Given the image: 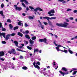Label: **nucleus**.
Returning a JSON list of instances; mask_svg holds the SVG:
<instances>
[{"label":"nucleus","instance_id":"obj_48","mask_svg":"<svg viewBox=\"0 0 77 77\" xmlns=\"http://www.w3.org/2000/svg\"><path fill=\"white\" fill-rule=\"evenodd\" d=\"M2 8H3L4 7V5L3 4H2L1 5Z\"/></svg>","mask_w":77,"mask_h":77},{"label":"nucleus","instance_id":"obj_41","mask_svg":"<svg viewBox=\"0 0 77 77\" xmlns=\"http://www.w3.org/2000/svg\"><path fill=\"white\" fill-rule=\"evenodd\" d=\"M22 5H23V7H24V8H26V5H25V4H24L23 3L22 4Z\"/></svg>","mask_w":77,"mask_h":77},{"label":"nucleus","instance_id":"obj_46","mask_svg":"<svg viewBox=\"0 0 77 77\" xmlns=\"http://www.w3.org/2000/svg\"><path fill=\"white\" fill-rule=\"evenodd\" d=\"M65 20H66V22H67V23H68V22H69V20H68V19H66Z\"/></svg>","mask_w":77,"mask_h":77},{"label":"nucleus","instance_id":"obj_30","mask_svg":"<svg viewBox=\"0 0 77 77\" xmlns=\"http://www.w3.org/2000/svg\"><path fill=\"white\" fill-rule=\"evenodd\" d=\"M39 42H43V39H39Z\"/></svg>","mask_w":77,"mask_h":77},{"label":"nucleus","instance_id":"obj_31","mask_svg":"<svg viewBox=\"0 0 77 77\" xmlns=\"http://www.w3.org/2000/svg\"><path fill=\"white\" fill-rule=\"evenodd\" d=\"M16 35V34L15 33H12V34H10L11 36H15Z\"/></svg>","mask_w":77,"mask_h":77},{"label":"nucleus","instance_id":"obj_59","mask_svg":"<svg viewBox=\"0 0 77 77\" xmlns=\"http://www.w3.org/2000/svg\"><path fill=\"white\" fill-rule=\"evenodd\" d=\"M20 59H23V56L21 55L20 56Z\"/></svg>","mask_w":77,"mask_h":77},{"label":"nucleus","instance_id":"obj_25","mask_svg":"<svg viewBox=\"0 0 77 77\" xmlns=\"http://www.w3.org/2000/svg\"><path fill=\"white\" fill-rule=\"evenodd\" d=\"M68 51L69 52V53L70 54H73V52L71 50H68Z\"/></svg>","mask_w":77,"mask_h":77},{"label":"nucleus","instance_id":"obj_15","mask_svg":"<svg viewBox=\"0 0 77 77\" xmlns=\"http://www.w3.org/2000/svg\"><path fill=\"white\" fill-rule=\"evenodd\" d=\"M43 42L47 44V39L46 38H44L43 39Z\"/></svg>","mask_w":77,"mask_h":77},{"label":"nucleus","instance_id":"obj_4","mask_svg":"<svg viewBox=\"0 0 77 77\" xmlns=\"http://www.w3.org/2000/svg\"><path fill=\"white\" fill-rule=\"evenodd\" d=\"M8 53H9L10 54H11L12 53L15 54H16V52H15V50L14 49H12L11 51H8Z\"/></svg>","mask_w":77,"mask_h":77},{"label":"nucleus","instance_id":"obj_8","mask_svg":"<svg viewBox=\"0 0 77 77\" xmlns=\"http://www.w3.org/2000/svg\"><path fill=\"white\" fill-rule=\"evenodd\" d=\"M62 47V46L60 45H58L57 47H56V49L57 50V51L60 50V49H59V47Z\"/></svg>","mask_w":77,"mask_h":77},{"label":"nucleus","instance_id":"obj_62","mask_svg":"<svg viewBox=\"0 0 77 77\" xmlns=\"http://www.w3.org/2000/svg\"><path fill=\"white\" fill-rule=\"evenodd\" d=\"M47 73H48V74L50 73V70H48V72H47Z\"/></svg>","mask_w":77,"mask_h":77},{"label":"nucleus","instance_id":"obj_52","mask_svg":"<svg viewBox=\"0 0 77 77\" xmlns=\"http://www.w3.org/2000/svg\"><path fill=\"white\" fill-rule=\"evenodd\" d=\"M43 74L44 75H47V74L45 72H43Z\"/></svg>","mask_w":77,"mask_h":77},{"label":"nucleus","instance_id":"obj_44","mask_svg":"<svg viewBox=\"0 0 77 77\" xmlns=\"http://www.w3.org/2000/svg\"><path fill=\"white\" fill-rule=\"evenodd\" d=\"M2 44H5L6 43V42L5 41H3L2 42Z\"/></svg>","mask_w":77,"mask_h":77},{"label":"nucleus","instance_id":"obj_17","mask_svg":"<svg viewBox=\"0 0 77 77\" xmlns=\"http://www.w3.org/2000/svg\"><path fill=\"white\" fill-rule=\"evenodd\" d=\"M22 68L23 69H24V70H27V69H28V68H27V67L26 66H23L22 67Z\"/></svg>","mask_w":77,"mask_h":77},{"label":"nucleus","instance_id":"obj_40","mask_svg":"<svg viewBox=\"0 0 77 77\" xmlns=\"http://www.w3.org/2000/svg\"><path fill=\"white\" fill-rule=\"evenodd\" d=\"M29 26V25H27V23H25V27H27V26Z\"/></svg>","mask_w":77,"mask_h":77},{"label":"nucleus","instance_id":"obj_19","mask_svg":"<svg viewBox=\"0 0 77 77\" xmlns=\"http://www.w3.org/2000/svg\"><path fill=\"white\" fill-rule=\"evenodd\" d=\"M18 25L19 26H23V23H21L20 22H18Z\"/></svg>","mask_w":77,"mask_h":77},{"label":"nucleus","instance_id":"obj_58","mask_svg":"<svg viewBox=\"0 0 77 77\" xmlns=\"http://www.w3.org/2000/svg\"><path fill=\"white\" fill-rule=\"evenodd\" d=\"M54 35L55 37L56 38H57L58 36H57V35H56V34H54Z\"/></svg>","mask_w":77,"mask_h":77},{"label":"nucleus","instance_id":"obj_18","mask_svg":"<svg viewBox=\"0 0 77 77\" xmlns=\"http://www.w3.org/2000/svg\"><path fill=\"white\" fill-rule=\"evenodd\" d=\"M9 26L10 27V30H12L13 28V26L12 25V24H10L9 25Z\"/></svg>","mask_w":77,"mask_h":77},{"label":"nucleus","instance_id":"obj_2","mask_svg":"<svg viewBox=\"0 0 77 77\" xmlns=\"http://www.w3.org/2000/svg\"><path fill=\"white\" fill-rule=\"evenodd\" d=\"M29 8L31 9V10H32V11H35V12H37L38 11H43V10L42 8H40L39 7H38L36 9L34 8L33 7L29 6Z\"/></svg>","mask_w":77,"mask_h":77},{"label":"nucleus","instance_id":"obj_61","mask_svg":"<svg viewBox=\"0 0 77 77\" xmlns=\"http://www.w3.org/2000/svg\"><path fill=\"white\" fill-rule=\"evenodd\" d=\"M29 7H27L26 8V11H29Z\"/></svg>","mask_w":77,"mask_h":77},{"label":"nucleus","instance_id":"obj_45","mask_svg":"<svg viewBox=\"0 0 77 77\" xmlns=\"http://www.w3.org/2000/svg\"><path fill=\"white\" fill-rule=\"evenodd\" d=\"M41 26V27L42 29H44V25H42H42H40Z\"/></svg>","mask_w":77,"mask_h":77},{"label":"nucleus","instance_id":"obj_37","mask_svg":"<svg viewBox=\"0 0 77 77\" xmlns=\"http://www.w3.org/2000/svg\"><path fill=\"white\" fill-rule=\"evenodd\" d=\"M25 3V4H26L27 5H29V3H28V2L26 0H24Z\"/></svg>","mask_w":77,"mask_h":77},{"label":"nucleus","instance_id":"obj_42","mask_svg":"<svg viewBox=\"0 0 77 77\" xmlns=\"http://www.w3.org/2000/svg\"><path fill=\"white\" fill-rule=\"evenodd\" d=\"M0 60H2V61H4L5 60V58H2L1 57H0Z\"/></svg>","mask_w":77,"mask_h":77},{"label":"nucleus","instance_id":"obj_20","mask_svg":"<svg viewBox=\"0 0 77 77\" xmlns=\"http://www.w3.org/2000/svg\"><path fill=\"white\" fill-rule=\"evenodd\" d=\"M10 36V34H8V35H7L5 38V39L6 40H8V39H9L8 36Z\"/></svg>","mask_w":77,"mask_h":77},{"label":"nucleus","instance_id":"obj_54","mask_svg":"<svg viewBox=\"0 0 77 77\" xmlns=\"http://www.w3.org/2000/svg\"><path fill=\"white\" fill-rule=\"evenodd\" d=\"M69 19L71 20H74V18L73 17H70Z\"/></svg>","mask_w":77,"mask_h":77},{"label":"nucleus","instance_id":"obj_50","mask_svg":"<svg viewBox=\"0 0 77 77\" xmlns=\"http://www.w3.org/2000/svg\"><path fill=\"white\" fill-rule=\"evenodd\" d=\"M36 64H37L38 65H40V63L38 61L37 63H36Z\"/></svg>","mask_w":77,"mask_h":77},{"label":"nucleus","instance_id":"obj_49","mask_svg":"<svg viewBox=\"0 0 77 77\" xmlns=\"http://www.w3.org/2000/svg\"><path fill=\"white\" fill-rule=\"evenodd\" d=\"M53 63H54V64H53V66H55V65H56V62H53Z\"/></svg>","mask_w":77,"mask_h":77},{"label":"nucleus","instance_id":"obj_43","mask_svg":"<svg viewBox=\"0 0 77 77\" xmlns=\"http://www.w3.org/2000/svg\"><path fill=\"white\" fill-rule=\"evenodd\" d=\"M38 23H39V24L40 26H42V23H41V21L40 20H38Z\"/></svg>","mask_w":77,"mask_h":77},{"label":"nucleus","instance_id":"obj_35","mask_svg":"<svg viewBox=\"0 0 77 77\" xmlns=\"http://www.w3.org/2000/svg\"><path fill=\"white\" fill-rule=\"evenodd\" d=\"M77 39V35L74 38H72L71 39V40H73L74 39Z\"/></svg>","mask_w":77,"mask_h":77},{"label":"nucleus","instance_id":"obj_29","mask_svg":"<svg viewBox=\"0 0 77 77\" xmlns=\"http://www.w3.org/2000/svg\"><path fill=\"white\" fill-rule=\"evenodd\" d=\"M28 49H29V50H31L32 49V48L29 46H28L27 47Z\"/></svg>","mask_w":77,"mask_h":77},{"label":"nucleus","instance_id":"obj_12","mask_svg":"<svg viewBox=\"0 0 77 77\" xmlns=\"http://www.w3.org/2000/svg\"><path fill=\"white\" fill-rule=\"evenodd\" d=\"M62 69L63 71H64L65 72H66L68 71V69H66V68L65 67H63L62 68Z\"/></svg>","mask_w":77,"mask_h":77},{"label":"nucleus","instance_id":"obj_24","mask_svg":"<svg viewBox=\"0 0 77 77\" xmlns=\"http://www.w3.org/2000/svg\"><path fill=\"white\" fill-rule=\"evenodd\" d=\"M32 40H35L36 39V37L35 36H33L32 38Z\"/></svg>","mask_w":77,"mask_h":77},{"label":"nucleus","instance_id":"obj_33","mask_svg":"<svg viewBox=\"0 0 77 77\" xmlns=\"http://www.w3.org/2000/svg\"><path fill=\"white\" fill-rule=\"evenodd\" d=\"M51 13H52V14H54V10L53 9V10H51Z\"/></svg>","mask_w":77,"mask_h":77},{"label":"nucleus","instance_id":"obj_27","mask_svg":"<svg viewBox=\"0 0 77 77\" xmlns=\"http://www.w3.org/2000/svg\"><path fill=\"white\" fill-rule=\"evenodd\" d=\"M18 29V26H17L14 27V30H15L16 29Z\"/></svg>","mask_w":77,"mask_h":77},{"label":"nucleus","instance_id":"obj_60","mask_svg":"<svg viewBox=\"0 0 77 77\" xmlns=\"http://www.w3.org/2000/svg\"><path fill=\"white\" fill-rule=\"evenodd\" d=\"M51 11H49L48 14V15H50V14H51Z\"/></svg>","mask_w":77,"mask_h":77},{"label":"nucleus","instance_id":"obj_22","mask_svg":"<svg viewBox=\"0 0 77 77\" xmlns=\"http://www.w3.org/2000/svg\"><path fill=\"white\" fill-rule=\"evenodd\" d=\"M25 37L27 38V39H30V37L28 35H25Z\"/></svg>","mask_w":77,"mask_h":77},{"label":"nucleus","instance_id":"obj_1","mask_svg":"<svg viewBox=\"0 0 77 77\" xmlns=\"http://www.w3.org/2000/svg\"><path fill=\"white\" fill-rule=\"evenodd\" d=\"M56 26L58 27H67L68 25H69V23L66 22H64V24L62 23H57L56 24Z\"/></svg>","mask_w":77,"mask_h":77},{"label":"nucleus","instance_id":"obj_11","mask_svg":"<svg viewBox=\"0 0 77 77\" xmlns=\"http://www.w3.org/2000/svg\"><path fill=\"white\" fill-rule=\"evenodd\" d=\"M14 43L15 44V45L16 47H18V42L14 41Z\"/></svg>","mask_w":77,"mask_h":77},{"label":"nucleus","instance_id":"obj_32","mask_svg":"<svg viewBox=\"0 0 77 77\" xmlns=\"http://www.w3.org/2000/svg\"><path fill=\"white\" fill-rule=\"evenodd\" d=\"M6 29L5 28H4L3 27H2V31H4V32H5L6 30Z\"/></svg>","mask_w":77,"mask_h":77},{"label":"nucleus","instance_id":"obj_57","mask_svg":"<svg viewBox=\"0 0 77 77\" xmlns=\"http://www.w3.org/2000/svg\"><path fill=\"white\" fill-rule=\"evenodd\" d=\"M72 69L73 71H74V70H77V69L75 68H72Z\"/></svg>","mask_w":77,"mask_h":77},{"label":"nucleus","instance_id":"obj_64","mask_svg":"<svg viewBox=\"0 0 77 77\" xmlns=\"http://www.w3.org/2000/svg\"><path fill=\"white\" fill-rule=\"evenodd\" d=\"M25 42H26V44H28V42L27 41H25Z\"/></svg>","mask_w":77,"mask_h":77},{"label":"nucleus","instance_id":"obj_63","mask_svg":"<svg viewBox=\"0 0 77 77\" xmlns=\"http://www.w3.org/2000/svg\"><path fill=\"white\" fill-rule=\"evenodd\" d=\"M16 50L17 51H21V50L20 49H18V48H17Z\"/></svg>","mask_w":77,"mask_h":77},{"label":"nucleus","instance_id":"obj_55","mask_svg":"<svg viewBox=\"0 0 77 77\" xmlns=\"http://www.w3.org/2000/svg\"><path fill=\"white\" fill-rule=\"evenodd\" d=\"M54 15V14H51L49 16H53Z\"/></svg>","mask_w":77,"mask_h":77},{"label":"nucleus","instance_id":"obj_34","mask_svg":"<svg viewBox=\"0 0 77 77\" xmlns=\"http://www.w3.org/2000/svg\"><path fill=\"white\" fill-rule=\"evenodd\" d=\"M48 23L50 26H52V24L51 23V21H50V20H48Z\"/></svg>","mask_w":77,"mask_h":77},{"label":"nucleus","instance_id":"obj_39","mask_svg":"<svg viewBox=\"0 0 77 77\" xmlns=\"http://www.w3.org/2000/svg\"><path fill=\"white\" fill-rule=\"evenodd\" d=\"M43 23H44L45 25H47V24H48V23L47 22H43Z\"/></svg>","mask_w":77,"mask_h":77},{"label":"nucleus","instance_id":"obj_38","mask_svg":"<svg viewBox=\"0 0 77 77\" xmlns=\"http://www.w3.org/2000/svg\"><path fill=\"white\" fill-rule=\"evenodd\" d=\"M64 52L65 53H68V51L65 49L64 50Z\"/></svg>","mask_w":77,"mask_h":77},{"label":"nucleus","instance_id":"obj_53","mask_svg":"<svg viewBox=\"0 0 77 77\" xmlns=\"http://www.w3.org/2000/svg\"><path fill=\"white\" fill-rule=\"evenodd\" d=\"M71 9H70L69 8H68L67 10V11H71Z\"/></svg>","mask_w":77,"mask_h":77},{"label":"nucleus","instance_id":"obj_21","mask_svg":"<svg viewBox=\"0 0 77 77\" xmlns=\"http://www.w3.org/2000/svg\"><path fill=\"white\" fill-rule=\"evenodd\" d=\"M38 52L39 51V50L38 49H34V53H35V52Z\"/></svg>","mask_w":77,"mask_h":77},{"label":"nucleus","instance_id":"obj_23","mask_svg":"<svg viewBox=\"0 0 77 77\" xmlns=\"http://www.w3.org/2000/svg\"><path fill=\"white\" fill-rule=\"evenodd\" d=\"M0 14H1L2 16H4V15H3V11H0Z\"/></svg>","mask_w":77,"mask_h":77},{"label":"nucleus","instance_id":"obj_16","mask_svg":"<svg viewBox=\"0 0 77 77\" xmlns=\"http://www.w3.org/2000/svg\"><path fill=\"white\" fill-rule=\"evenodd\" d=\"M29 43H30V44H34V41H33L32 40L30 39L29 40Z\"/></svg>","mask_w":77,"mask_h":77},{"label":"nucleus","instance_id":"obj_14","mask_svg":"<svg viewBox=\"0 0 77 77\" xmlns=\"http://www.w3.org/2000/svg\"><path fill=\"white\" fill-rule=\"evenodd\" d=\"M58 2H62V3H63V4H65V3H66V1H63V0H58Z\"/></svg>","mask_w":77,"mask_h":77},{"label":"nucleus","instance_id":"obj_51","mask_svg":"<svg viewBox=\"0 0 77 77\" xmlns=\"http://www.w3.org/2000/svg\"><path fill=\"white\" fill-rule=\"evenodd\" d=\"M2 27V23H0V28Z\"/></svg>","mask_w":77,"mask_h":77},{"label":"nucleus","instance_id":"obj_28","mask_svg":"<svg viewBox=\"0 0 77 77\" xmlns=\"http://www.w3.org/2000/svg\"><path fill=\"white\" fill-rule=\"evenodd\" d=\"M77 71H74V72H73V73H72V75H75L76 74H77Z\"/></svg>","mask_w":77,"mask_h":77},{"label":"nucleus","instance_id":"obj_56","mask_svg":"<svg viewBox=\"0 0 77 77\" xmlns=\"http://www.w3.org/2000/svg\"><path fill=\"white\" fill-rule=\"evenodd\" d=\"M73 12H74V13H77V10H75L73 11Z\"/></svg>","mask_w":77,"mask_h":77},{"label":"nucleus","instance_id":"obj_3","mask_svg":"<svg viewBox=\"0 0 77 77\" xmlns=\"http://www.w3.org/2000/svg\"><path fill=\"white\" fill-rule=\"evenodd\" d=\"M43 19H46L48 21H50V20H56V17H52L51 18L48 17H43Z\"/></svg>","mask_w":77,"mask_h":77},{"label":"nucleus","instance_id":"obj_5","mask_svg":"<svg viewBox=\"0 0 77 77\" xmlns=\"http://www.w3.org/2000/svg\"><path fill=\"white\" fill-rule=\"evenodd\" d=\"M59 72L60 73V74H61L63 76H64L65 74H66V75H67L68 74H69V72H62V71H59Z\"/></svg>","mask_w":77,"mask_h":77},{"label":"nucleus","instance_id":"obj_6","mask_svg":"<svg viewBox=\"0 0 77 77\" xmlns=\"http://www.w3.org/2000/svg\"><path fill=\"white\" fill-rule=\"evenodd\" d=\"M33 65H34V66L35 68H37V69H40V67H39V66H38V65H35V62H34L33 63Z\"/></svg>","mask_w":77,"mask_h":77},{"label":"nucleus","instance_id":"obj_7","mask_svg":"<svg viewBox=\"0 0 77 77\" xmlns=\"http://www.w3.org/2000/svg\"><path fill=\"white\" fill-rule=\"evenodd\" d=\"M5 55V53H4V51H0V57H2V56H3Z\"/></svg>","mask_w":77,"mask_h":77},{"label":"nucleus","instance_id":"obj_10","mask_svg":"<svg viewBox=\"0 0 77 77\" xmlns=\"http://www.w3.org/2000/svg\"><path fill=\"white\" fill-rule=\"evenodd\" d=\"M16 10H17V11H20L21 10H22V8L21 7H17L15 8Z\"/></svg>","mask_w":77,"mask_h":77},{"label":"nucleus","instance_id":"obj_13","mask_svg":"<svg viewBox=\"0 0 77 77\" xmlns=\"http://www.w3.org/2000/svg\"><path fill=\"white\" fill-rule=\"evenodd\" d=\"M17 35L21 37H23V34L21 33L20 32H18Z\"/></svg>","mask_w":77,"mask_h":77},{"label":"nucleus","instance_id":"obj_36","mask_svg":"<svg viewBox=\"0 0 77 77\" xmlns=\"http://www.w3.org/2000/svg\"><path fill=\"white\" fill-rule=\"evenodd\" d=\"M7 22H8V23H11L12 22V21L11 20L8 19L7 20Z\"/></svg>","mask_w":77,"mask_h":77},{"label":"nucleus","instance_id":"obj_9","mask_svg":"<svg viewBox=\"0 0 77 77\" xmlns=\"http://www.w3.org/2000/svg\"><path fill=\"white\" fill-rule=\"evenodd\" d=\"M5 35H6V33L5 32H2L1 33L0 32V36H3L4 38H5Z\"/></svg>","mask_w":77,"mask_h":77},{"label":"nucleus","instance_id":"obj_47","mask_svg":"<svg viewBox=\"0 0 77 77\" xmlns=\"http://www.w3.org/2000/svg\"><path fill=\"white\" fill-rule=\"evenodd\" d=\"M25 32L26 34H28L29 33V31L28 30H26V31Z\"/></svg>","mask_w":77,"mask_h":77},{"label":"nucleus","instance_id":"obj_26","mask_svg":"<svg viewBox=\"0 0 77 77\" xmlns=\"http://www.w3.org/2000/svg\"><path fill=\"white\" fill-rule=\"evenodd\" d=\"M29 18L30 20H33L34 19L33 17L32 16H29Z\"/></svg>","mask_w":77,"mask_h":77}]
</instances>
